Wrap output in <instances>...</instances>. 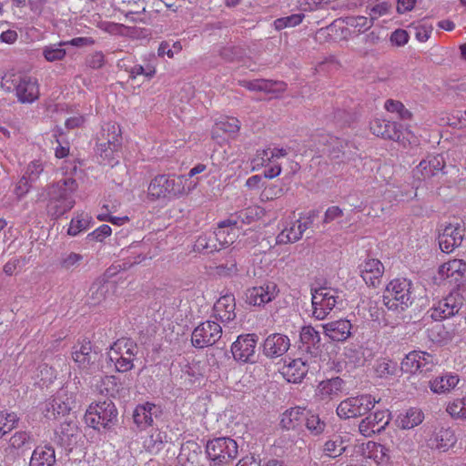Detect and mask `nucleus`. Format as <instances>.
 I'll return each instance as SVG.
<instances>
[{
  "label": "nucleus",
  "mask_w": 466,
  "mask_h": 466,
  "mask_svg": "<svg viewBox=\"0 0 466 466\" xmlns=\"http://www.w3.org/2000/svg\"><path fill=\"white\" fill-rule=\"evenodd\" d=\"M78 184L72 177H67L47 187V211L57 218L71 210L75 204L74 193Z\"/></svg>",
  "instance_id": "nucleus-1"
},
{
  "label": "nucleus",
  "mask_w": 466,
  "mask_h": 466,
  "mask_svg": "<svg viewBox=\"0 0 466 466\" xmlns=\"http://www.w3.org/2000/svg\"><path fill=\"white\" fill-rule=\"evenodd\" d=\"M184 193L185 178L175 174L157 175L147 187V196L151 200H169Z\"/></svg>",
  "instance_id": "nucleus-2"
},
{
  "label": "nucleus",
  "mask_w": 466,
  "mask_h": 466,
  "mask_svg": "<svg viewBox=\"0 0 466 466\" xmlns=\"http://www.w3.org/2000/svg\"><path fill=\"white\" fill-rule=\"evenodd\" d=\"M413 284L407 279H396L386 287L383 303L388 309L401 312L413 302Z\"/></svg>",
  "instance_id": "nucleus-3"
},
{
  "label": "nucleus",
  "mask_w": 466,
  "mask_h": 466,
  "mask_svg": "<svg viewBox=\"0 0 466 466\" xmlns=\"http://www.w3.org/2000/svg\"><path fill=\"white\" fill-rule=\"evenodd\" d=\"M2 86L10 90L15 89L18 101L21 103H33L39 97L37 80L32 76L16 75L13 71L2 76Z\"/></svg>",
  "instance_id": "nucleus-4"
},
{
  "label": "nucleus",
  "mask_w": 466,
  "mask_h": 466,
  "mask_svg": "<svg viewBox=\"0 0 466 466\" xmlns=\"http://www.w3.org/2000/svg\"><path fill=\"white\" fill-rule=\"evenodd\" d=\"M117 410L111 400L92 403L86 411L85 421L95 430H109L117 422Z\"/></svg>",
  "instance_id": "nucleus-5"
},
{
  "label": "nucleus",
  "mask_w": 466,
  "mask_h": 466,
  "mask_svg": "<svg viewBox=\"0 0 466 466\" xmlns=\"http://www.w3.org/2000/svg\"><path fill=\"white\" fill-rule=\"evenodd\" d=\"M341 294V291L333 288L311 289L312 317L319 320L325 319L338 304L342 303Z\"/></svg>",
  "instance_id": "nucleus-6"
},
{
  "label": "nucleus",
  "mask_w": 466,
  "mask_h": 466,
  "mask_svg": "<svg viewBox=\"0 0 466 466\" xmlns=\"http://www.w3.org/2000/svg\"><path fill=\"white\" fill-rule=\"evenodd\" d=\"M138 353L137 342L129 338H120L109 349L108 358L115 363L116 370L127 372L134 368V360Z\"/></svg>",
  "instance_id": "nucleus-7"
},
{
  "label": "nucleus",
  "mask_w": 466,
  "mask_h": 466,
  "mask_svg": "<svg viewBox=\"0 0 466 466\" xmlns=\"http://www.w3.org/2000/svg\"><path fill=\"white\" fill-rule=\"evenodd\" d=\"M206 453L211 466L228 464L238 455V444L229 437L216 438L208 441Z\"/></svg>",
  "instance_id": "nucleus-8"
},
{
  "label": "nucleus",
  "mask_w": 466,
  "mask_h": 466,
  "mask_svg": "<svg viewBox=\"0 0 466 466\" xmlns=\"http://www.w3.org/2000/svg\"><path fill=\"white\" fill-rule=\"evenodd\" d=\"M463 299L458 293H450L447 297L432 304L427 315L434 321L453 317L462 316L466 323V310H462Z\"/></svg>",
  "instance_id": "nucleus-9"
},
{
  "label": "nucleus",
  "mask_w": 466,
  "mask_h": 466,
  "mask_svg": "<svg viewBox=\"0 0 466 466\" xmlns=\"http://www.w3.org/2000/svg\"><path fill=\"white\" fill-rule=\"evenodd\" d=\"M375 398L370 394L350 397L342 400L337 407V414L340 419L360 417L371 410L376 403Z\"/></svg>",
  "instance_id": "nucleus-10"
},
{
  "label": "nucleus",
  "mask_w": 466,
  "mask_h": 466,
  "mask_svg": "<svg viewBox=\"0 0 466 466\" xmlns=\"http://www.w3.org/2000/svg\"><path fill=\"white\" fill-rule=\"evenodd\" d=\"M72 358L76 366L86 373H93L98 369L100 354L93 349L91 341L84 339L73 347Z\"/></svg>",
  "instance_id": "nucleus-11"
},
{
  "label": "nucleus",
  "mask_w": 466,
  "mask_h": 466,
  "mask_svg": "<svg viewBox=\"0 0 466 466\" xmlns=\"http://www.w3.org/2000/svg\"><path fill=\"white\" fill-rule=\"evenodd\" d=\"M221 336V326L218 322L207 320L194 329L191 343L195 348L204 349L214 345Z\"/></svg>",
  "instance_id": "nucleus-12"
},
{
  "label": "nucleus",
  "mask_w": 466,
  "mask_h": 466,
  "mask_svg": "<svg viewBox=\"0 0 466 466\" xmlns=\"http://www.w3.org/2000/svg\"><path fill=\"white\" fill-rule=\"evenodd\" d=\"M258 337L255 333L239 335L231 345V353L235 360L243 363H255Z\"/></svg>",
  "instance_id": "nucleus-13"
},
{
  "label": "nucleus",
  "mask_w": 466,
  "mask_h": 466,
  "mask_svg": "<svg viewBox=\"0 0 466 466\" xmlns=\"http://www.w3.org/2000/svg\"><path fill=\"white\" fill-rule=\"evenodd\" d=\"M74 404L73 394H68L66 390H61L52 400L46 401L43 414L48 420H56L68 415Z\"/></svg>",
  "instance_id": "nucleus-14"
},
{
  "label": "nucleus",
  "mask_w": 466,
  "mask_h": 466,
  "mask_svg": "<svg viewBox=\"0 0 466 466\" xmlns=\"http://www.w3.org/2000/svg\"><path fill=\"white\" fill-rule=\"evenodd\" d=\"M434 366L433 356L425 351H411L401 361V370L410 374H427Z\"/></svg>",
  "instance_id": "nucleus-15"
},
{
  "label": "nucleus",
  "mask_w": 466,
  "mask_h": 466,
  "mask_svg": "<svg viewBox=\"0 0 466 466\" xmlns=\"http://www.w3.org/2000/svg\"><path fill=\"white\" fill-rule=\"evenodd\" d=\"M299 347L301 352L306 353L311 360H315L322 351L320 334L312 326H303L299 332Z\"/></svg>",
  "instance_id": "nucleus-16"
},
{
  "label": "nucleus",
  "mask_w": 466,
  "mask_h": 466,
  "mask_svg": "<svg viewBox=\"0 0 466 466\" xmlns=\"http://www.w3.org/2000/svg\"><path fill=\"white\" fill-rule=\"evenodd\" d=\"M390 420V414L387 410H377L360 420L359 432L364 437H371L383 431Z\"/></svg>",
  "instance_id": "nucleus-17"
},
{
  "label": "nucleus",
  "mask_w": 466,
  "mask_h": 466,
  "mask_svg": "<svg viewBox=\"0 0 466 466\" xmlns=\"http://www.w3.org/2000/svg\"><path fill=\"white\" fill-rule=\"evenodd\" d=\"M464 228L460 224H449L439 234V246L442 252H452L461 245L464 238Z\"/></svg>",
  "instance_id": "nucleus-18"
},
{
  "label": "nucleus",
  "mask_w": 466,
  "mask_h": 466,
  "mask_svg": "<svg viewBox=\"0 0 466 466\" xmlns=\"http://www.w3.org/2000/svg\"><path fill=\"white\" fill-rule=\"evenodd\" d=\"M289 347L290 339L287 335L272 333L264 339L262 352L266 357L275 359L283 356Z\"/></svg>",
  "instance_id": "nucleus-19"
},
{
  "label": "nucleus",
  "mask_w": 466,
  "mask_h": 466,
  "mask_svg": "<svg viewBox=\"0 0 466 466\" xmlns=\"http://www.w3.org/2000/svg\"><path fill=\"white\" fill-rule=\"evenodd\" d=\"M278 288L274 282L263 286L253 287L246 292V301L253 306H261L272 301L278 295Z\"/></svg>",
  "instance_id": "nucleus-20"
},
{
  "label": "nucleus",
  "mask_w": 466,
  "mask_h": 466,
  "mask_svg": "<svg viewBox=\"0 0 466 466\" xmlns=\"http://www.w3.org/2000/svg\"><path fill=\"white\" fill-rule=\"evenodd\" d=\"M240 228L241 226H238V219L233 218V217H229L228 218L220 221L214 232L217 243L221 247L234 243L238 236Z\"/></svg>",
  "instance_id": "nucleus-21"
},
{
  "label": "nucleus",
  "mask_w": 466,
  "mask_h": 466,
  "mask_svg": "<svg viewBox=\"0 0 466 466\" xmlns=\"http://www.w3.org/2000/svg\"><path fill=\"white\" fill-rule=\"evenodd\" d=\"M401 126L397 122L386 119L375 118L370 124V129L373 135L383 139L398 141L402 135Z\"/></svg>",
  "instance_id": "nucleus-22"
},
{
  "label": "nucleus",
  "mask_w": 466,
  "mask_h": 466,
  "mask_svg": "<svg viewBox=\"0 0 466 466\" xmlns=\"http://www.w3.org/2000/svg\"><path fill=\"white\" fill-rule=\"evenodd\" d=\"M313 362L316 363V360H311L307 356L295 359L283 368L282 373L289 382H301Z\"/></svg>",
  "instance_id": "nucleus-23"
},
{
  "label": "nucleus",
  "mask_w": 466,
  "mask_h": 466,
  "mask_svg": "<svg viewBox=\"0 0 466 466\" xmlns=\"http://www.w3.org/2000/svg\"><path fill=\"white\" fill-rule=\"evenodd\" d=\"M324 334L332 341L344 342L352 335L353 326L345 319L330 321L322 325Z\"/></svg>",
  "instance_id": "nucleus-24"
},
{
  "label": "nucleus",
  "mask_w": 466,
  "mask_h": 466,
  "mask_svg": "<svg viewBox=\"0 0 466 466\" xmlns=\"http://www.w3.org/2000/svg\"><path fill=\"white\" fill-rule=\"evenodd\" d=\"M162 409L150 402L138 405L134 410L133 419L134 422L140 429H146L147 427L152 426L154 418L157 419L162 415Z\"/></svg>",
  "instance_id": "nucleus-25"
},
{
  "label": "nucleus",
  "mask_w": 466,
  "mask_h": 466,
  "mask_svg": "<svg viewBox=\"0 0 466 466\" xmlns=\"http://www.w3.org/2000/svg\"><path fill=\"white\" fill-rule=\"evenodd\" d=\"M360 272L365 283L375 288L380 283L384 266L379 259L368 258L360 265Z\"/></svg>",
  "instance_id": "nucleus-26"
},
{
  "label": "nucleus",
  "mask_w": 466,
  "mask_h": 466,
  "mask_svg": "<svg viewBox=\"0 0 466 466\" xmlns=\"http://www.w3.org/2000/svg\"><path fill=\"white\" fill-rule=\"evenodd\" d=\"M91 384L96 391L108 399H116L119 395L120 390H123L119 379L114 375H106L98 379L95 377Z\"/></svg>",
  "instance_id": "nucleus-27"
},
{
  "label": "nucleus",
  "mask_w": 466,
  "mask_h": 466,
  "mask_svg": "<svg viewBox=\"0 0 466 466\" xmlns=\"http://www.w3.org/2000/svg\"><path fill=\"white\" fill-rule=\"evenodd\" d=\"M236 301L232 294L220 297L214 304L213 311L217 319L222 323H228L236 318Z\"/></svg>",
  "instance_id": "nucleus-28"
},
{
  "label": "nucleus",
  "mask_w": 466,
  "mask_h": 466,
  "mask_svg": "<svg viewBox=\"0 0 466 466\" xmlns=\"http://www.w3.org/2000/svg\"><path fill=\"white\" fill-rule=\"evenodd\" d=\"M350 440L340 434H333L322 446V457L339 458L346 452Z\"/></svg>",
  "instance_id": "nucleus-29"
},
{
  "label": "nucleus",
  "mask_w": 466,
  "mask_h": 466,
  "mask_svg": "<svg viewBox=\"0 0 466 466\" xmlns=\"http://www.w3.org/2000/svg\"><path fill=\"white\" fill-rule=\"evenodd\" d=\"M363 453L367 458L372 459L378 466L391 465L390 449L385 445L374 441H369L363 449Z\"/></svg>",
  "instance_id": "nucleus-30"
},
{
  "label": "nucleus",
  "mask_w": 466,
  "mask_h": 466,
  "mask_svg": "<svg viewBox=\"0 0 466 466\" xmlns=\"http://www.w3.org/2000/svg\"><path fill=\"white\" fill-rule=\"evenodd\" d=\"M242 86L250 91H260L268 94L281 93L286 90L287 85L282 81L268 79L245 80Z\"/></svg>",
  "instance_id": "nucleus-31"
},
{
  "label": "nucleus",
  "mask_w": 466,
  "mask_h": 466,
  "mask_svg": "<svg viewBox=\"0 0 466 466\" xmlns=\"http://www.w3.org/2000/svg\"><path fill=\"white\" fill-rule=\"evenodd\" d=\"M77 433L78 427L76 421L66 419L55 432L56 441L61 446L69 447L76 442Z\"/></svg>",
  "instance_id": "nucleus-32"
},
{
  "label": "nucleus",
  "mask_w": 466,
  "mask_h": 466,
  "mask_svg": "<svg viewBox=\"0 0 466 466\" xmlns=\"http://www.w3.org/2000/svg\"><path fill=\"white\" fill-rule=\"evenodd\" d=\"M345 381L339 377L322 380L317 388V395L321 400H332L339 397L344 390Z\"/></svg>",
  "instance_id": "nucleus-33"
},
{
  "label": "nucleus",
  "mask_w": 466,
  "mask_h": 466,
  "mask_svg": "<svg viewBox=\"0 0 466 466\" xmlns=\"http://www.w3.org/2000/svg\"><path fill=\"white\" fill-rule=\"evenodd\" d=\"M55 462V449L50 444H46L34 450L29 466H53Z\"/></svg>",
  "instance_id": "nucleus-34"
},
{
  "label": "nucleus",
  "mask_w": 466,
  "mask_h": 466,
  "mask_svg": "<svg viewBox=\"0 0 466 466\" xmlns=\"http://www.w3.org/2000/svg\"><path fill=\"white\" fill-rule=\"evenodd\" d=\"M443 167L444 161L441 156H431L427 159L420 162L416 172L420 173L421 179H426L435 176Z\"/></svg>",
  "instance_id": "nucleus-35"
},
{
  "label": "nucleus",
  "mask_w": 466,
  "mask_h": 466,
  "mask_svg": "<svg viewBox=\"0 0 466 466\" xmlns=\"http://www.w3.org/2000/svg\"><path fill=\"white\" fill-rule=\"evenodd\" d=\"M306 226L301 224V220L298 219L290 224L288 228H285L277 237V243L287 244L294 243L302 238Z\"/></svg>",
  "instance_id": "nucleus-36"
},
{
  "label": "nucleus",
  "mask_w": 466,
  "mask_h": 466,
  "mask_svg": "<svg viewBox=\"0 0 466 466\" xmlns=\"http://www.w3.org/2000/svg\"><path fill=\"white\" fill-rule=\"evenodd\" d=\"M200 448L194 442L182 445L178 454V461L182 466H199Z\"/></svg>",
  "instance_id": "nucleus-37"
},
{
  "label": "nucleus",
  "mask_w": 466,
  "mask_h": 466,
  "mask_svg": "<svg viewBox=\"0 0 466 466\" xmlns=\"http://www.w3.org/2000/svg\"><path fill=\"white\" fill-rule=\"evenodd\" d=\"M459 381L460 379L458 375L446 373L431 380L430 387L431 390L435 393H447L454 389Z\"/></svg>",
  "instance_id": "nucleus-38"
},
{
  "label": "nucleus",
  "mask_w": 466,
  "mask_h": 466,
  "mask_svg": "<svg viewBox=\"0 0 466 466\" xmlns=\"http://www.w3.org/2000/svg\"><path fill=\"white\" fill-rule=\"evenodd\" d=\"M422 420V411L416 408H410L405 413H401L397 417L396 424L400 429L409 430L419 425Z\"/></svg>",
  "instance_id": "nucleus-39"
},
{
  "label": "nucleus",
  "mask_w": 466,
  "mask_h": 466,
  "mask_svg": "<svg viewBox=\"0 0 466 466\" xmlns=\"http://www.w3.org/2000/svg\"><path fill=\"white\" fill-rule=\"evenodd\" d=\"M102 139L104 143L108 145V147L113 150H118L121 146V129L116 123H106L102 127Z\"/></svg>",
  "instance_id": "nucleus-40"
},
{
  "label": "nucleus",
  "mask_w": 466,
  "mask_h": 466,
  "mask_svg": "<svg viewBox=\"0 0 466 466\" xmlns=\"http://www.w3.org/2000/svg\"><path fill=\"white\" fill-rule=\"evenodd\" d=\"M307 415H309V410L306 408L299 406L294 407L283 414L281 422L284 424V427L288 429L295 428L305 420Z\"/></svg>",
  "instance_id": "nucleus-41"
},
{
  "label": "nucleus",
  "mask_w": 466,
  "mask_h": 466,
  "mask_svg": "<svg viewBox=\"0 0 466 466\" xmlns=\"http://www.w3.org/2000/svg\"><path fill=\"white\" fill-rule=\"evenodd\" d=\"M456 441L457 439L454 431L450 428H441L437 432H435L433 440L435 447L442 451H446L452 447Z\"/></svg>",
  "instance_id": "nucleus-42"
},
{
  "label": "nucleus",
  "mask_w": 466,
  "mask_h": 466,
  "mask_svg": "<svg viewBox=\"0 0 466 466\" xmlns=\"http://www.w3.org/2000/svg\"><path fill=\"white\" fill-rule=\"evenodd\" d=\"M466 271V263L461 259H453L448 263L442 265L440 268V273L445 275L446 278H454L457 280V277H462Z\"/></svg>",
  "instance_id": "nucleus-43"
},
{
  "label": "nucleus",
  "mask_w": 466,
  "mask_h": 466,
  "mask_svg": "<svg viewBox=\"0 0 466 466\" xmlns=\"http://www.w3.org/2000/svg\"><path fill=\"white\" fill-rule=\"evenodd\" d=\"M194 251L203 253V254H210L218 249L217 241L213 235H200L197 240L195 241Z\"/></svg>",
  "instance_id": "nucleus-44"
},
{
  "label": "nucleus",
  "mask_w": 466,
  "mask_h": 466,
  "mask_svg": "<svg viewBox=\"0 0 466 466\" xmlns=\"http://www.w3.org/2000/svg\"><path fill=\"white\" fill-rule=\"evenodd\" d=\"M83 259L84 256L79 253H63L59 258V266L64 270L74 271L80 266Z\"/></svg>",
  "instance_id": "nucleus-45"
},
{
  "label": "nucleus",
  "mask_w": 466,
  "mask_h": 466,
  "mask_svg": "<svg viewBox=\"0 0 466 466\" xmlns=\"http://www.w3.org/2000/svg\"><path fill=\"white\" fill-rule=\"evenodd\" d=\"M181 51L182 44L180 41L165 40L159 44L157 55L160 57L167 56L168 58H172L175 56H178Z\"/></svg>",
  "instance_id": "nucleus-46"
},
{
  "label": "nucleus",
  "mask_w": 466,
  "mask_h": 466,
  "mask_svg": "<svg viewBox=\"0 0 466 466\" xmlns=\"http://www.w3.org/2000/svg\"><path fill=\"white\" fill-rule=\"evenodd\" d=\"M90 221L91 217H89L88 214H78L76 218H73L70 222V226L67 230L68 235L76 236L81 231L87 229Z\"/></svg>",
  "instance_id": "nucleus-47"
},
{
  "label": "nucleus",
  "mask_w": 466,
  "mask_h": 466,
  "mask_svg": "<svg viewBox=\"0 0 466 466\" xmlns=\"http://www.w3.org/2000/svg\"><path fill=\"white\" fill-rule=\"evenodd\" d=\"M215 129L229 135H236L240 129V122L236 117H224L215 124Z\"/></svg>",
  "instance_id": "nucleus-48"
},
{
  "label": "nucleus",
  "mask_w": 466,
  "mask_h": 466,
  "mask_svg": "<svg viewBox=\"0 0 466 466\" xmlns=\"http://www.w3.org/2000/svg\"><path fill=\"white\" fill-rule=\"evenodd\" d=\"M384 107L388 112L397 113L400 119L401 120H408L412 116L411 112L408 110L400 101L398 100H386Z\"/></svg>",
  "instance_id": "nucleus-49"
},
{
  "label": "nucleus",
  "mask_w": 466,
  "mask_h": 466,
  "mask_svg": "<svg viewBox=\"0 0 466 466\" xmlns=\"http://www.w3.org/2000/svg\"><path fill=\"white\" fill-rule=\"evenodd\" d=\"M305 425L307 429L314 435H319L325 430L326 424L321 420L318 414L309 410V415L305 418Z\"/></svg>",
  "instance_id": "nucleus-50"
},
{
  "label": "nucleus",
  "mask_w": 466,
  "mask_h": 466,
  "mask_svg": "<svg viewBox=\"0 0 466 466\" xmlns=\"http://www.w3.org/2000/svg\"><path fill=\"white\" fill-rule=\"evenodd\" d=\"M349 25L355 27L358 32H365L373 25V20L366 16H355L349 18Z\"/></svg>",
  "instance_id": "nucleus-51"
},
{
  "label": "nucleus",
  "mask_w": 466,
  "mask_h": 466,
  "mask_svg": "<svg viewBox=\"0 0 466 466\" xmlns=\"http://www.w3.org/2000/svg\"><path fill=\"white\" fill-rule=\"evenodd\" d=\"M430 339L437 343H442L449 340V332L445 330L442 325H436L429 330Z\"/></svg>",
  "instance_id": "nucleus-52"
},
{
  "label": "nucleus",
  "mask_w": 466,
  "mask_h": 466,
  "mask_svg": "<svg viewBox=\"0 0 466 466\" xmlns=\"http://www.w3.org/2000/svg\"><path fill=\"white\" fill-rule=\"evenodd\" d=\"M30 436L25 431L15 432L9 440L11 448L20 449L30 441Z\"/></svg>",
  "instance_id": "nucleus-53"
},
{
  "label": "nucleus",
  "mask_w": 466,
  "mask_h": 466,
  "mask_svg": "<svg viewBox=\"0 0 466 466\" xmlns=\"http://www.w3.org/2000/svg\"><path fill=\"white\" fill-rule=\"evenodd\" d=\"M391 5L388 2H380L373 5L369 13L371 19L374 21L382 15L390 13Z\"/></svg>",
  "instance_id": "nucleus-54"
},
{
  "label": "nucleus",
  "mask_w": 466,
  "mask_h": 466,
  "mask_svg": "<svg viewBox=\"0 0 466 466\" xmlns=\"http://www.w3.org/2000/svg\"><path fill=\"white\" fill-rule=\"evenodd\" d=\"M89 292L91 303L94 305L100 303L105 299L106 289L104 285L94 283L90 287Z\"/></svg>",
  "instance_id": "nucleus-55"
},
{
  "label": "nucleus",
  "mask_w": 466,
  "mask_h": 466,
  "mask_svg": "<svg viewBox=\"0 0 466 466\" xmlns=\"http://www.w3.org/2000/svg\"><path fill=\"white\" fill-rule=\"evenodd\" d=\"M43 165L40 161H32L26 168L25 176H26L31 182L35 181L39 175L43 172Z\"/></svg>",
  "instance_id": "nucleus-56"
},
{
  "label": "nucleus",
  "mask_w": 466,
  "mask_h": 466,
  "mask_svg": "<svg viewBox=\"0 0 466 466\" xmlns=\"http://www.w3.org/2000/svg\"><path fill=\"white\" fill-rule=\"evenodd\" d=\"M66 45V43H60L58 46H48L44 50V56L46 59L49 58H64L66 56L65 49L62 46Z\"/></svg>",
  "instance_id": "nucleus-57"
},
{
  "label": "nucleus",
  "mask_w": 466,
  "mask_h": 466,
  "mask_svg": "<svg viewBox=\"0 0 466 466\" xmlns=\"http://www.w3.org/2000/svg\"><path fill=\"white\" fill-rule=\"evenodd\" d=\"M156 73L155 66L147 65V66H143L141 65H136L130 70V75L132 77H136L137 76L144 75L146 77L150 78Z\"/></svg>",
  "instance_id": "nucleus-58"
},
{
  "label": "nucleus",
  "mask_w": 466,
  "mask_h": 466,
  "mask_svg": "<svg viewBox=\"0 0 466 466\" xmlns=\"http://www.w3.org/2000/svg\"><path fill=\"white\" fill-rule=\"evenodd\" d=\"M255 212L251 208H246L238 212L235 216H232L233 218L238 219L239 224H250L255 219Z\"/></svg>",
  "instance_id": "nucleus-59"
},
{
  "label": "nucleus",
  "mask_w": 466,
  "mask_h": 466,
  "mask_svg": "<svg viewBox=\"0 0 466 466\" xmlns=\"http://www.w3.org/2000/svg\"><path fill=\"white\" fill-rule=\"evenodd\" d=\"M376 372L380 376L393 374L395 370V364L390 360H382L376 364Z\"/></svg>",
  "instance_id": "nucleus-60"
},
{
  "label": "nucleus",
  "mask_w": 466,
  "mask_h": 466,
  "mask_svg": "<svg viewBox=\"0 0 466 466\" xmlns=\"http://www.w3.org/2000/svg\"><path fill=\"white\" fill-rule=\"evenodd\" d=\"M112 230L108 225H102L93 232L89 233L87 238L92 240L103 241L105 238L111 234Z\"/></svg>",
  "instance_id": "nucleus-61"
},
{
  "label": "nucleus",
  "mask_w": 466,
  "mask_h": 466,
  "mask_svg": "<svg viewBox=\"0 0 466 466\" xmlns=\"http://www.w3.org/2000/svg\"><path fill=\"white\" fill-rule=\"evenodd\" d=\"M30 183L31 181L26 176L24 175L21 177L15 189V193L18 198H23L29 191Z\"/></svg>",
  "instance_id": "nucleus-62"
},
{
  "label": "nucleus",
  "mask_w": 466,
  "mask_h": 466,
  "mask_svg": "<svg viewBox=\"0 0 466 466\" xmlns=\"http://www.w3.org/2000/svg\"><path fill=\"white\" fill-rule=\"evenodd\" d=\"M342 216H343L342 209L337 206H332V207H329L326 210L323 222L329 223V222L333 221L334 219L339 218Z\"/></svg>",
  "instance_id": "nucleus-63"
},
{
  "label": "nucleus",
  "mask_w": 466,
  "mask_h": 466,
  "mask_svg": "<svg viewBox=\"0 0 466 466\" xmlns=\"http://www.w3.org/2000/svg\"><path fill=\"white\" fill-rule=\"evenodd\" d=\"M237 264L234 260H231L226 264H221L217 267V272L219 275L230 276L237 272Z\"/></svg>",
  "instance_id": "nucleus-64"
}]
</instances>
